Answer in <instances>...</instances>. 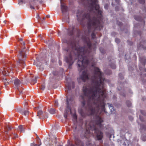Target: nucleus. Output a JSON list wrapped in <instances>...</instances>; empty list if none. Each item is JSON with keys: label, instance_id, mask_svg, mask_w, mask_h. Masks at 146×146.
Here are the masks:
<instances>
[{"label": "nucleus", "instance_id": "f257e3e1", "mask_svg": "<svg viewBox=\"0 0 146 146\" xmlns=\"http://www.w3.org/2000/svg\"><path fill=\"white\" fill-rule=\"evenodd\" d=\"M92 86L89 88L84 87V95L81 96L83 100L82 106L79 108L78 112L81 116L91 115L95 121V125H90V129L86 127L82 130L80 134L82 138H88L91 135L90 130L92 129L96 140H101L103 134L101 130L103 129L102 123L103 121L100 115L101 111L107 113L105 110V98L106 97L104 82H91Z\"/></svg>", "mask_w": 146, "mask_h": 146}, {"label": "nucleus", "instance_id": "f03ea898", "mask_svg": "<svg viewBox=\"0 0 146 146\" xmlns=\"http://www.w3.org/2000/svg\"><path fill=\"white\" fill-rule=\"evenodd\" d=\"M80 2L86 7V12L78 11L77 14V20L80 24L84 25V20H88V29L89 34L93 31L100 30L102 26L101 22L103 20L102 10L97 3L98 0H79Z\"/></svg>", "mask_w": 146, "mask_h": 146}, {"label": "nucleus", "instance_id": "7ed1b4c3", "mask_svg": "<svg viewBox=\"0 0 146 146\" xmlns=\"http://www.w3.org/2000/svg\"><path fill=\"white\" fill-rule=\"evenodd\" d=\"M21 44L23 45L22 47V49L19 51L18 55L19 61L17 62V65H15L12 63L5 64L2 70L0 69V73L1 74L5 76H9L10 74L13 72H12L11 73V69H15L16 71H18L19 70H21V67L24 68V66L25 65L24 61L26 58L25 51L24 50L25 48V42H23Z\"/></svg>", "mask_w": 146, "mask_h": 146}, {"label": "nucleus", "instance_id": "20e7f679", "mask_svg": "<svg viewBox=\"0 0 146 146\" xmlns=\"http://www.w3.org/2000/svg\"><path fill=\"white\" fill-rule=\"evenodd\" d=\"M68 79L67 77H65L66 82L67 83L66 85V92H67L68 94L66 98V108L64 114V117L65 118H66L68 113L70 112L71 113V105L73 103V98L72 96L69 97L68 93L71 91V89L74 88L75 86L74 82L72 81L69 82Z\"/></svg>", "mask_w": 146, "mask_h": 146}, {"label": "nucleus", "instance_id": "39448f33", "mask_svg": "<svg viewBox=\"0 0 146 146\" xmlns=\"http://www.w3.org/2000/svg\"><path fill=\"white\" fill-rule=\"evenodd\" d=\"M81 31L78 28H75L74 26H70L68 30V34L70 37L74 38L76 35V36L79 38Z\"/></svg>", "mask_w": 146, "mask_h": 146}, {"label": "nucleus", "instance_id": "423d86ee", "mask_svg": "<svg viewBox=\"0 0 146 146\" xmlns=\"http://www.w3.org/2000/svg\"><path fill=\"white\" fill-rule=\"evenodd\" d=\"M13 127L10 126H7L5 128L4 135V137L5 139H9L10 137H12V139H14L17 137V135L15 133L13 132L9 133V131H10Z\"/></svg>", "mask_w": 146, "mask_h": 146}, {"label": "nucleus", "instance_id": "0eeeda50", "mask_svg": "<svg viewBox=\"0 0 146 146\" xmlns=\"http://www.w3.org/2000/svg\"><path fill=\"white\" fill-rule=\"evenodd\" d=\"M134 19L137 21H141L142 22V24H141L140 23H138L134 25V27L135 28H139V27H144V25L145 23L144 21L143 20V19L141 17L137 15H135L134 16Z\"/></svg>", "mask_w": 146, "mask_h": 146}, {"label": "nucleus", "instance_id": "6e6552de", "mask_svg": "<svg viewBox=\"0 0 146 146\" xmlns=\"http://www.w3.org/2000/svg\"><path fill=\"white\" fill-rule=\"evenodd\" d=\"M139 61L141 64L139 65V70L143 72H146V69L145 68L146 62V58L145 57H139Z\"/></svg>", "mask_w": 146, "mask_h": 146}, {"label": "nucleus", "instance_id": "1a4fd4ad", "mask_svg": "<svg viewBox=\"0 0 146 146\" xmlns=\"http://www.w3.org/2000/svg\"><path fill=\"white\" fill-rule=\"evenodd\" d=\"M75 143H70V141L68 140V145L66 146H84V143L80 139L76 137L74 139Z\"/></svg>", "mask_w": 146, "mask_h": 146}, {"label": "nucleus", "instance_id": "9d476101", "mask_svg": "<svg viewBox=\"0 0 146 146\" xmlns=\"http://www.w3.org/2000/svg\"><path fill=\"white\" fill-rule=\"evenodd\" d=\"M62 75L57 71H53L51 76L50 77V81L52 82H54L55 79L58 80L60 79V77H62Z\"/></svg>", "mask_w": 146, "mask_h": 146}, {"label": "nucleus", "instance_id": "9b49d317", "mask_svg": "<svg viewBox=\"0 0 146 146\" xmlns=\"http://www.w3.org/2000/svg\"><path fill=\"white\" fill-rule=\"evenodd\" d=\"M50 141L49 144L50 146H62L61 145L59 144V143L57 141V138L54 136H51L49 139Z\"/></svg>", "mask_w": 146, "mask_h": 146}, {"label": "nucleus", "instance_id": "f8f14e48", "mask_svg": "<svg viewBox=\"0 0 146 146\" xmlns=\"http://www.w3.org/2000/svg\"><path fill=\"white\" fill-rule=\"evenodd\" d=\"M140 40V42L137 45L138 49L139 50L142 48L146 50V47L144 46V44L146 42V40H143L142 38L141 37Z\"/></svg>", "mask_w": 146, "mask_h": 146}, {"label": "nucleus", "instance_id": "ddd939ff", "mask_svg": "<svg viewBox=\"0 0 146 146\" xmlns=\"http://www.w3.org/2000/svg\"><path fill=\"white\" fill-rule=\"evenodd\" d=\"M23 83V80L20 79H19L17 78H15L14 81V84L15 86L17 88L20 87Z\"/></svg>", "mask_w": 146, "mask_h": 146}, {"label": "nucleus", "instance_id": "4468645a", "mask_svg": "<svg viewBox=\"0 0 146 146\" xmlns=\"http://www.w3.org/2000/svg\"><path fill=\"white\" fill-rule=\"evenodd\" d=\"M141 113L144 117H146V112L143 110H141ZM141 131L146 130V124L144 125L143 123L140 124V128Z\"/></svg>", "mask_w": 146, "mask_h": 146}, {"label": "nucleus", "instance_id": "2eb2a0df", "mask_svg": "<svg viewBox=\"0 0 146 146\" xmlns=\"http://www.w3.org/2000/svg\"><path fill=\"white\" fill-rule=\"evenodd\" d=\"M36 143L33 142L31 144V146H40L41 144L40 140L38 135L36 134Z\"/></svg>", "mask_w": 146, "mask_h": 146}, {"label": "nucleus", "instance_id": "dca6fc26", "mask_svg": "<svg viewBox=\"0 0 146 146\" xmlns=\"http://www.w3.org/2000/svg\"><path fill=\"white\" fill-rule=\"evenodd\" d=\"M37 111V116H38L40 119H43L44 117V113L42 111L39 109V107H37L35 109Z\"/></svg>", "mask_w": 146, "mask_h": 146}, {"label": "nucleus", "instance_id": "f3484780", "mask_svg": "<svg viewBox=\"0 0 146 146\" xmlns=\"http://www.w3.org/2000/svg\"><path fill=\"white\" fill-rule=\"evenodd\" d=\"M117 24L119 26L120 30L122 31L123 32H124L126 33H128V30L123 28L122 23L121 22L117 21Z\"/></svg>", "mask_w": 146, "mask_h": 146}, {"label": "nucleus", "instance_id": "a211bd4d", "mask_svg": "<svg viewBox=\"0 0 146 146\" xmlns=\"http://www.w3.org/2000/svg\"><path fill=\"white\" fill-rule=\"evenodd\" d=\"M38 0H33V2L31 3H29V5L30 6V8L31 9H35V8L34 7V6H36V7L37 8V9H38L37 6V2H38Z\"/></svg>", "mask_w": 146, "mask_h": 146}, {"label": "nucleus", "instance_id": "6ab92c4d", "mask_svg": "<svg viewBox=\"0 0 146 146\" xmlns=\"http://www.w3.org/2000/svg\"><path fill=\"white\" fill-rule=\"evenodd\" d=\"M115 62V61L113 59L109 60V65L113 69H115L116 68Z\"/></svg>", "mask_w": 146, "mask_h": 146}, {"label": "nucleus", "instance_id": "aec40b11", "mask_svg": "<svg viewBox=\"0 0 146 146\" xmlns=\"http://www.w3.org/2000/svg\"><path fill=\"white\" fill-rule=\"evenodd\" d=\"M20 112L22 115L24 114L26 116L28 115L29 113V112L28 111L27 107H26V108L20 110Z\"/></svg>", "mask_w": 146, "mask_h": 146}, {"label": "nucleus", "instance_id": "412c9836", "mask_svg": "<svg viewBox=\"0 0 146 146\" xmlns=\"http://www.w3.org/2000/svg\"><path fill=\"white\" fill-rule=\"evenodd\" d=\"M61 11L62 13L66 12L67 7L63 3L61 2Z\"/></svg>", "mask_w": 146, "mask_h": 146}, {"label": "nucleus", "instance_id": "4be33fe9", "mask_svg": "<svg viewBox=\"0 0 146 146\" xmlns=\"http://www.w3.org/2000/svg\"><path fill=\"white\" fill-rule=\"evenodd\" d=\"M117 89L119 91H120L119 93L120 95L124 97H125V91L124 89L122 88H121L119 86L117 87Z\"/></svg>", "mask_w": 146, "mask_h": 146}, {"label": "nucleus", "instance_id": "5701e85b", "mask_svg": "<svg viewBox=\"0 0 146 146\" xmlns=\"http://www.w3.org/2000/svg\"><path fill=\"white\" fill-rule=\"evenodd\" d=\"M4 83V85L6 86L11 81H9V80L7 78H3L1 80Z\"/></svg>", "mask_w": 146, "mask_h": 146}, {"label": "nucleus", "instance_id": "b1692460", "mask_svg": "<svg viewBox=\"0 0 146 146\" xmlns=\"http://www.w3.org/2000/svg\"><path fill=\"white\" fill-rule=\"evenodd\" d=\"M38 78V77H33L32 78L31 84H33L36 82V79Z\"/></svg>", "mask_w": 146, "mask_h": 146}, {"label": "nucleus", "instance_id": "393cba45", "mask_svg": "<svg viewBox=\"0 0 146 146\" xmlns=\"http://www.w3.org/2000/svg\"><path fill=\"white\" fill-rule=\"evenodd\" d=\"M25 127L22 125H20L19 126L18 129L20 130L21 132H24Z\"/></svg>", "mask_w": 146, "mask_h": 146}, {"label": "nucleus", "instance_id": "a878e982", "mask_svg": "<svg viewBox=\"0 0 146 146\" xmlns=\"http://www.w3.org/2000/svg\"><path fill=\"white\" fill-rule=\"evenodd\" d=\"M39 19H38V21L40 23H43L44 21V20L45 19V17H44L42 19L40 18L39 16H38Z\"/></svg>", "mask_w": 146, "mask_h": 146}, {"label": "nucleus", "instance_id": "bb28decb", "mask_svg": "<svg viewBox=\"0 0 146 146\" xmlns=\"http://www.w3.org/2000/svg\"><path fill=\"white\" fill-rule=\"evenodd\" d=\"M49 112L51 114H54L56 113L55 109L53 108L50 109Z\"/></svg>", "mask_w": 146, "mask_h": 146}, {"label": "nucleus", "instance_id": "cd10ccee", "mask_svg": "<svg viewBox=\"0 0 146 146\" xmlns=\"http://www.w3.org/2000/svg\"><path fill=\"white\" fill-rule=\"evenodd\" d=\"M126 104L127 106L128 107H130L131 106V102L129 100H127L126 102Z\"/></svg>", "mask_w": 146, "mask_h": 146}, {"label": "nucleus", "instance_id": "c85d7f7f", "mask_svg": "<svg viewBox=\"0 0 146 146\" xmlns=\"http://www.w3.org/2000/svg\"><path fill=\"white\" fill-rule=\"evenodd\" d=\"M100 52L102 53V54H104L105 53V50H104V49L102 47H101L100 48Z\"/></svg>", "mask_w": 146, "mask_h": 146}, {"label": "nucleus", "instance_id": "c756f323", "mask_svg": "<svg viewBox=\"0 0 146 146\" xmlns=\"http://www.w3.org/2000/svg\"><path fill=\"white\" fill-rule=\"evenodd\" d=\"M105 73L108 75H110L112 73V72L111 71L109 70H106L105 71Z\"/></svg>", "mask_w": 146, "mask_h": 146}, {"label": "nucleus", "instance_id": "7c9ffc66", "mask_svg": "<svg viewBox=\"0 0 146 146\" xmlns=\"http://www.w3.org/2000/svg\"><path fill=\"white\" fill-rule=\"evenodd\" d=\"M118 77L121 80H122L124 79V76L121 73H120L119 74Z\"/></svg>", "mask_w": 146, "mask_h": 146}, {"label": "nucleus", "instance_id": "2f4dec72", "mask_svg": "<svg viewBox=\"0 0 146 146\" xmlns=\"http://www.w3.org/2000/svg\"><path fill=\"white\" fill-rule=\"evenodd\" d=\"M109 107L111 111H114V109L113 107V105L112 104H110L109 106Z\"/></svg>", "mask_w": 146, "mask_h": 146}, {"label": "nucleus", "instance_id": "473e14b6", "mask_svg": "<svg viewBox=\"0 0 146 146\" xmlns=\"http://www.w3.org/2000/svg\"><path fill=\"white\" fill-rule=\"evenodd\" d=\"M63 20L64 22L69 23V17L68 16H66L65 18Z\"/></svg>", "mask_w": 146, "mask_h": 146}, {"label": "nucleus", "instance_id": "72a5a7b5", "mask_svg": "<svg viewBox=\"0 0 146 146\" xmlns=\"http://www.w3.org/2000/svg\"><path fill=\"white\" fill-rule=\"evenodd\" d=\"M135 34H137L139 36H141V34L142 33L140 31H135L134 32Z\"/></svg>", "mask_w": 146, "mask_h": 146}, {"label": "nucleus", "instance_id": "f704fd0d", "mask_svg": "<svg viewBox=\"0 0 146 146\" xmlns=\"http://www.w3.org/2000/svg\"><path fill=\"white\" fill-rule=\"evenodd\" d=\"M17 90H18V91L19 92V94H23V90H21V89H20V88H17Z\"/></svg>", "mask_w": 146, "mask_h": 146}, {"label": "nucleus", "instance_id": "c9c22d12", "mask_svg": "<svg viewBox=\"0 0 146 146\" xmlns=\"http://www.w3.org/2000/svg\"><path fill=\"white\" fill-rule=\"evenodd\" d=\"M141 138L143 141H146V135H142L141 136Z\"/></svg>", "mask_w": 146, "mask_h": 146}, {"label": "nucleus", "instance_id": "e433bc0d", "mask_svg": "<svg viewBox=\"0 0 146 146\" xmlns=\"http://www.w3.org/2000/svg\"><path fill=\"white\" fill-rule=\"evenodd\" d=\"M91 37L92 39L95 38L96 37V35L94 32H92L91 34Z\"/></svg>", "mask_w": 146, "mask_h": 146}, {"label": "nucleus", "instance_id": "4c0bfd02", "mask_svg": "<svg viewBox=\"0 0 146 146\" xmlns=\"http://www.w3.org/2000/svg\"><path fill=\"white\" fill-rule=\"evenodd\" d=\"M40 89L42 90H44L45 88V86L43 84L41 85L40 86Z\"/></svg>", "mask_w": 146, "mask_h": 146}, {"label": "nucleus", "instance_id": "58836bf2", "mask_svg": "<svg viewBox=\"0 0 146 146\" xmlns=\"http://www.w3.org/2000/svg\"><path fill=\"white\" fill-rule=\"evenodd\" d=\"M133 69V67L131 66H129L128 67V70L130 71H132Z\"/></svg>", "mask_w": 146, "mask_h": 146}, {"label": "nucleus", "instance_id": "ea45409f", "mask_svg": "<svg viewBox=\"0 0 146 146\" xmlns=\"http://www.w3.org/2000/svg\"><path fill=\"white\" fill-rule=\"evenodd\" d=\"M139 119H140V120L141 121H144V120L143 119V116H141V115H139Z\"/></svg>", "mask_w": 146, "mask_h": 146}, {"label": "nucleus", "instance_id": "a19ab883", "mask_svg": "<svg viewBox=\"0 0 146 146\" xmlns=\"http://www.w3.org/2000/svg\"><path fill=\"white\" fill-rule=\"evenodd\" d=\"M139 1L140 3L143 4L145 2V0H139Z\"/></svg>", "mask_w": 146, "mask_h": 146}, {"label": "nucleus", "instance_id": "79ce46f5", "mask_svg": "<svg viewBox=\"0 0 146 146\" xmlns=\"http://www.w3.org/2000/svg\"><path fill=\"white\" fill-rule=\"evenodd\" d=\"M115 41L116 42L118 43L119 42L120 40L118 38H116L115 39Z\"/></svg>", "mask_w": 146, "mask_h": 146}, {"label": "nucleus", "instance_id": "37998d69", "mask_svg": "<svg viewBox=\"0 0 146 146\" xmlns=\"http://www.w3.org/2000/svg\"><path fill=\"white\" fill-rule=\"evenodd\" d=\"M142 75V74H141V80H142L143 82V83H144L145 82L146 80L145 79L141 77Z\"/></svg>", "mask_w": 146, "mask_h": 146}, {"label": "nucleus", "instance_id": "c03bdc74", "mask_svg": "<svg viewBox=\"0 0 146 146\" xmlns=\"http://www.w3.org/2000/svg\"><path fill=\"white\" fill-rule=\"evenodd\" d=\"M128 44L130 45H132L133 44V42L129 40L127 41Z\"/></svg>", "mask_w": 146, "mask_h": 146}, {"label": "nucleus", "instance_id": "a18cd8bd", "mask_svg": "<svg viewBox=\"0 0 146 146\" xmlns=\"http://www.w3.org/2000/svg\"><path fill=\"white\" fill-rule=\"evenodd\" d=\"M54 106L55 107H57L58 106V102L57 101H55L54 102Z\"/></svg>", "mask_w": 146, "mask_h": 146}, {"label": "nucleus", "instance_id": "49530a36", "mask_svg": "<svg viewBox=\"0 0 146 146\" xmlns=\"http://www.w3.org/2000/svg\"><path fill=\"white\" fill-rule=\"evenodd\" d=\"M142 10L143 12L146 13V6L142 8Z\"/></svg>", "mask_w": 146, "mask_h": 146}, {"label": "nucleus", "instance_id": "de8ad7c7", "mask_svg": "<svg viewBox=\"0 0 146 146\" xmlns=\"http://www.w3.org/2000/svg\"><path fill=\"white\" fill-rule=\"evenodd\" d=\"M24 3V1L23 0H19L18 3L20 4H22Z\"/></svg>", "mask_w": 146, "mask_h": 146}, {"label": "nucleus", "instance_id": "09e8293b", "mask_svg": "<svg viewBox=\"0 0 146 146\" xmlns=\"http://www.w3.org/2000/svg\"><path fill=\"white\" fill-rule=\"evenodd\" d=\"M115 1L117 5H119L120 0H115Z\"/></svg>", "mask_w": 146, "mask_h": 146}, {"label": "nucleus", "instance_id": "8fccbe9b", "mask_svg": "<svg viewBox=\"0 0 146 146\" xmlns=\"http://www.w3.org/2000/svg\"><path fill=\"white\" fill-rule=\"evenodd\" d=\"M73 117L74 118L75 120H76L77 119V116L76 114H74L73 115Z\"/></svg>", "mask_w": 146, "mask_h": 146}, {"label": "nucleus", "instance_id": "3c124183", "mask_svg": "<svg viewBox=\"0 0 146 146\" xmlns=\"http://www.w3.org/2000/svg\"><path fill=\"white\" fill-rule=\"evenodd\" d=\"M48 117V116L47 115V113H44V118H47Z\"/></svg>", "mask_w": 146, "mask_h": 146}, {"label": "nucleus", "instance_id": "603ef678", "mask_svg": "<svg viewBox=\"0 0 146 146\" xmlns=\"http://www.w3.org/2000/svg\"><path fill=\"white\" fill-rule=\"evenodd\" d=\"M116 33L115 32H112L111 33V35L112 36L114 37H115V35H116Z\"/></svg>", "mask_w": 146, "mask_h": 146}, {"label": "nucleus", "instance_id": "864d4df0", "mask_svg": "<svg viewBox=\"0 0 146 146\" xmlns=\"http://www.w3.org/2000/svg\"><path fill=\"white\" fill-rule=\"evenodd\" d=\"M119 7L118 6H116L115 7V9L116 11H118L119 10Z\"/></svg>", "mask_w": 146, "mask_h": 146}, {"label": "nucleus", "instance_id": "5fc2aeb1", "mask_svg": "<svg viewBox=\"0 0 146 146\" xmlns=\"http://www.w3.org/2000/svg\"><path fill=\"white\" fill-rule=\"evenodd\" d=\"M129 119L131 121L133 120V117L132 116H129Z\"/></svg>", "mask_w": 146, "mask_h": 146}, {"label": "nucleus", "instance_id": "6e6d98bb", "mask_svg": "<svg viewBox=\"0 0 146 146\" xmlns=\"http://www.w3.org/2000/svg\"><path fill=\"white\" fill-rule=\"evenodd\" d=\"M104 7L105 9H108V5H106L104 6Z\"/></svg>", "mask_w": 146, "mask_h": 146}, {"label": "nucleus", "instance_id": "4d7b16f0", "mask_svg": "<svg viewBox=\"0 0 146 146\" xmlns=\"http://www.w3.org/2000/svg\"><path fill=\"white\" fill-rule=\"evenodd\" d=\"M38 61L40 62H43V61H42V60L41 59H39L38 60Z\"/></svg>", "mask_w": 146, "mask_h": 146}, {"label": "nucleus", "instance_id": "13d9d810", "mask_svg": "<svg viewBox=\"0 0 146 146\" xmlns=\"http://www.w3.org/2000/svg\"><path fill=\"white\" fill-rule=\"evenodd\" d=\"M39 67L38 68L39 69H40V70H41L40 69V68H42V65H40Z\"/></svg>", "mask_w": 146, "mask_h": 146}, {"label": "nucleus", "instance_id": "bf43d9fd", "mask_svg": "<svg viewBox=\"0 0 146 146\" xmlns=\"http://www.w3.org/2000/svg\"><path fill=\"white\" fill-rule=\"evenodd\" d=\"M90 142H89L88 144V143H86V145H87V146L90 145Z\"/></svg>", "mask_w": 146, "mask_h": 146}, {"label": "nucleus", "instance_id": "052dcab7", "mask_svg": "<svg viewBox=\"0 0 146 146\" xmlns=\"http://www.w3.org/2000/svg\"><path fill=\"white\" fill-rule=\"evenodd\" d=\"M43 1L42 0H41L39 1V3L40 4H42L43 3Z\"/></svg>", "mask_w": 146, "mask_h": 146}, {"label": "nucleus", "instance_id": "680f3d73", "mask_svg": "<svg viewBox=\"0 0 146 146\" xmlns=\"http://www.w3.org/2000/svg\"><path fill=\"white\" fill-rule=\"evenodd\" d=\"M23 40L22 38H20L19 39V41H22Z\"/></svg>", "mask_w": 146, "mask_h": 146}, {"label": "nucleus", "instance_id": "e2e57ef3", "mask_svg": "<svg viewBox=\"0 0 146 146\" xmlns=\"http://www.w3.org/2000/svg\"><path fill=\"white\" fill-rule=\"evenodd\" d=\"M59 64L60 65H61L62 64V62L60 61H59Z\"/></svg>", "mask_w": 146, "mask_h": 146}, {"label": "nucleus", "instance_id": "0e129e2a", "mask_svg": "<svg viewBox=\"0 0 146 146\" xmlns=\"http://www.w3.org/2000/svg\"><path fill=\"white\" fill-rule=\"evenodd\" d=\"M134 57L135 58V59H136L137 58V57H136L135 54H134Z\"/></svg>", "mask_w": 146, "mask_h": 146}, {"label": "nucleus", "instance_id": "69168bd1", "mask_svg": "<svg viewBox=\"0 0 146 146\" xmlns=\"http://www.w3.org/2000/svg\"><path fill=\"white\" fill-rule=\"evenodd\" d=\"M46 17H47V18H49L50 17V15H46Z\"/></svg>", "mask_w": 146, "mask_h": 146}, {"label": "nucleus", "instance_id": "338daca9", "mask_svg": "<svg viewBox=\"0 0 146 146\" xmlns=\"http://www.w3.org/2000/svg\"><path fill=\"white\" fill-rule=\"evenodd\" d=\"M129 92L131 93V94H132V92L131 91V90H129Z\"/></svg>", "mask_w": 146, "mask_h": 146}, {"label": "nucleus", "instance_id": "774afa93", "mask_svg": "<svg viewBox=\"0 0 146 146\" xmlns=\"http://www.w3.org/2000/svg\"><path fill=\"white\" fill-rule=\"evenodd\" d=\"M76 128H77V126H75L74 127L75 130L76 129Z\"/></svg>", "mask_w": 146, "mask_h": 146}]
</instances>
